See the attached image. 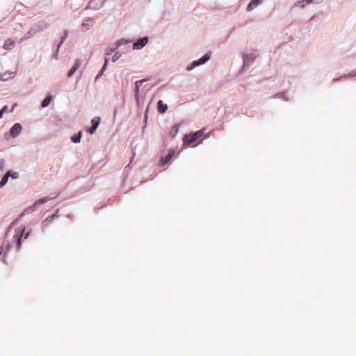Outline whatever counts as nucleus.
<instances>
[{"label":"nucleus","instance_id":"obj_15","mask_svg":"<svg viewBox=\"0 0 356 356\" xmlns=\"http://www.w3.org/2000/svg\"><path fill=\"white\" fill-rule=\"evenodd\" d=\"M11 175V171H8L1 179V181H0V188L3 187L6 183L8 182V178Z\"/></svg>","mask_w":356,"mask_h":356},{"label":"nucleus","instance_id":"obj_19","mask_svg":"<svg viewBox=\"0 0 356 356\" xmlns=\"http://www.w3.org/2000/svg\"><path fill=\"white\" fill-rule=\"evenodd\" d=\"M99 120H100L99 118H95L92 119V125L95 126V127L97 128V127L99 126Z\"/></svg>","mask_w":356,"mask_h":356},{"label":"nucleus","instance_id":"obj_7","mask_svg":"<svg viewBox=\"0 0 356 356\" xmlns=\"http://www.w3.org/2000/svg\"><path fill=\"white\" fill-rule=\"evenodd\" d=\"M31 233V231L27 232L25 233V228H23V229L21 232V235L17 238V249H19L22 246V238L24 237V238H27Z\"/></svg>","mask_w":356,"mask_h":356},{"label":"nucleus","instance_id":"obj_29","mask_svg":"<svg viewBox=\"0 0 356 356\" xmlns=\"http://www.w3.org/2000/svg\"><path fill=\"white\" fill-rule=\"evenodd\" d=\"M3 248L0 247V255L3 253Z\"/></svg>","mask_w":356,"mask_h":356},{"label":"nucleus","instance_id":"obj_18","mask_svg":"<svg viewBox=\"0 0 356 356\" xmlns=\"http://www.w3.org/2000/svg\"><path fill=\"white\" fill-rule=\"evenodd\" d=\"M81 131H79L78 134L74 136L72 138V140L75 143H79L80 140H81Z\"/></svg>","mask_w":356,"mask_h":356},{"label":"nucleus","instance_id":"obj_1","mask_svg":"<svg viewBox=\"0 0 356 356\" xmlns=\"http://www.w3.org/2000/svg\"><path fill=\"white\" fill-rule=\"evenodd\" d=\"M204 131V130H199L195 133L186 135L184 142L188 144H192L203 135Z\"/></svg>","mask_w":356,"mask_h":356},{"label":"nucleus","instance_id":"obj_11","mask_svg":"<svg viewBox=\"0 0 356 356\" xmlns=\"http://www.w3.org/2000/svg\"><path fill=\"white\" fill-rule=\"evenodd\" d=\"M262 0H251L247 7L248 11H251L261 3Z\"/></svg>","mask_w":356,"mask_h":356},{"label":"nucleus","instance_id":"obj_27","mask_svg":"<svg viewBox=\"0 0 356 356\" xmlns=\"http://www.w3.org/2000/svg\"><path fill=\"white\" fill-rule=\"evenodd\" d=\"M3 161H0V169L3 170Z\"/></svg>","mask_w":356,"mask_h":356},{"label":"nucleus","instance_id":"obj_24","mask_svg":"<svg viewBox=\"0 0 356 356\" xmlns=\"http://www.w3.org/2000/svg\"><path fill=\"white\" fill-rule=\"evenodd\" d=\"M119 58H120V55H118V53H115V54H114V56H113L112 60H113V62H115V61H116Z\"/></svg>","mask_w":356,"mask_h":356},{"label":"nucleus","instance_id":"obj_26","mask_svg":"<svg viewBox=\"0 0 356 356\" xmlns=\"http://www.w3.org/2000/svg\"><path fill=\"white\" fill-rule=\"evenodd\" d=\"M8 106H4L2 108V109L1 110V111L4 113L8 111Z\"/></svg>","mask_w":356,"mask_h":356},{"label":"nucleus","instance_id":"obj_30","mask_svg":"<svg viewBox=\"0 0 356 356\" xmlns=\"http://www.w3.org/2000/svg\"><path fill=\"white\" fill-rule=\"evenodd\" d=\"M112 51H113V50H112V49H111V50H109V51H108L106 52V54H107V55H109V54H111L112 53Z\"/></svg>","mask_w":356,"mask_h":356},{"label":"nucleus","instance_id":"obj_17","mask_svg":"<svg viewBox=\"0 0 356 356\" xmlns=\"http://www.w3.org/2000/svg\"><path fill=\"white\" fill-rule=\"evenodd\" d=\"M178 131L179 129L177 126H174L171 128L169 134L172 138H174L177 134Z\"/></svg>","mask_w":356,"mask_h":356},{"label":"nucleus","instance_id":"obj_14","mask_svg":"<svg viewBox=\"0 0 356 356\" xmlns=\"http://www.w3.org/2000/svg\"><path fill=\"white\" fill-rule=\"evenodd\" d=\"M145 81V79H143V80H139V81H137L136 83H135V85H136V90H135V95H136V98L138 99V95H139V89H140V87L142 86L143 83Z\"/></svg>","mask_w":356,"mask_h":356},{"label":"nucleus","instance_id":"obj_22","mask_svg":"<svg viewBox=\"0 0 356 356\" xmlns=\"http://www.w3.org/2000/svg\"><path fill=\"white\" fill-rule=\"evenodd\" d=\"M67 36V31H65V35L62 38V40H61V42L60 43L58 44V48L60 47V45L63 43V42L65 40Z\"/></svg>","mask_w":356,"mask_h":356},{"label":"nucleus","instance_id":"obj_13","mask_svg":"<svg viewBox=\"0 0 356 356\" xmlns=\"http://www.w3.org/2000/svg\"><path fill=\"white\" fill-rule=\"evenodd\" d=\"M79 66H80V63H79V60H76L75 64L72 67V68L69 71L68 74H67L68 77H71L74 74V72L77 70V69L79 67Z\"/></svg>","mask_w":356,"mask_h":356},{"label":"nucleus","instance_id":"obj_28","mask_svg":"<svg viewBox=\"0 0 356 356\" xmlns=\"http://www.w3.org/2000/svg\"><path fill=\"white\" fill-rule=\"evenodd\" d=\"M17 106V104H15L13 105V108H11V110H10V112H13V111H14V109H15V106Z\"/></svg>","mask_w":356,"mask_h":356},{"label":"nucleus","instance_id":"obj_9","mask_svg":"<svg viewBox=\"0 0 356 356\" xmlns=\"http://www.w3.org/2000/svg\"><path fill=\"white\" fill-rule=\"evenodd\" d=\"M49 200L48 198H42V199H40L38 200L37 202H35V204H33V206L28 209L26 210V211L27 212H31L33 211L35 207H37L38 206H39L40 204H44L45 202H47V201Z\"/></svg>","mask_w":356,"mask_h":356},{"label":"nucleus","instance_id":"obj_20","mask_svg":"<svg viewBox=\"0 0 356 356\" xmlns=\"http://www.w3.org/2000/svg\"><path fill=\"white\" fill-rule=\"evenodd\" d=\"M51 222V220L49 218H46L42 221V226L47 227Z\"/></svg>","mask_w":356,"mask_h":356},{"label":"nucleus","instance_id":"obj_10","mask_svg":"<svg viewBox=\"0 0 356 356\" xmlns=\"http://www.w3.org/2000/svg\"><path fill=\"white\" fill-rule=\"evenodd\" d=\"M158 112L160 113H164L168 109V105L164 104L162 100H159L157 103Z\"/></svg>","mask_w":356,"mask_h":356},{"label":"nucleus","instance_id":"obj_23","mask_svg":"<svg viewBox=\"0 0 356 356\" xmlns=\"http://www.w3.org/2000/svg\"><path fill=\"white\" fill-rule=\"evenodd\" d=\"M96 129L97 128L95 127V126L92 125L90 128L88 129V131H89L90 134H93L95 131Z\"/></svg>","mask_w":356,"mask_h":356},{"label":"nucleus","instance_id":"obj_12","mask_svg":"<svg viewBox=\"0 0 356 356\" xmlns=\"http://www.w3.org/2000/svg\"><path fill=\"white\" fill-rule=\"evenodd\" d=\"M14 76H15L14 72H6L3 74H0V80L6 81V80L13 78Z\"/></svg>","mask_w":356,"mask_h":356},{"label":"nucleus","instance_id":"obj_8","mask_svg":"<svg viewBox=\"0 0 356 356\" xmlns=\"http://www.w3.org/2000/svg\"><path fill=\"white\" fill-rule=\"evenodd\" d=\"M15 46V41L13 39H7L3 44V49L12 50Z\"/></svg>","mask_w":356,"mask_h":356},{"label":"nucleus","instance_id":"obj_3","mask_svg":"<svg viewBox=\"0 0 356 356\" xmlns=\"http://www.w3.org/2000/svg\"><path fill=\"white\" fill-rule=\"evenodd\" d=\"M22 126L19 123H15L10 129V133L13 138H16L22 131Z\"/></svg>","mask_w":356,"mask_h":356},{"label":"nucleus","instance_id":"obj_25","mask_svg":"<svg viewBox=\"0 0 356 356\" xmlns=\"http://www.w3.org/2000/svg\"><path fill=\"white\" fill-rule=\"evenodd\" d=\"M10 177H12L13 179H17L19 176L17 172H13L11 171V175H10Z\"/></svg>","mask_w":356,"mask_h":356},{"label":"nucleus","instance_id":"obj_21","mask_svg":"<svg viewBox=\"0 0 356 356\" xmlns=\"http://www.w3.org/2000/svg\"><path fill=\"white\" fill-rule=\"evenodd\" d=\"M107 63H108V59H107V58H106V59H105V62H104V66H103V67H102V69L101 72H100L99 73V74H98L99 76H100V75L102 74V72H103L104 70H105Z\"/></svg>","mask_w":356,"mask_h":356},{"label":"nucleus","instance_id":"obj_4","mask_svg":"<svg viewBox=\"0 0 356 356\" xmlns=\"http://www.w3.org/2000/svg\"><path fill=\"white\" fill-rule=\"evenodd\" d=\"M175 152L173 149H170L165 156H162L160 159V164L164 165L167 164L170 159L174 156Z\"/></svg>","mask_w":356,"mask_h":356},{"label":"nucleus","instance_id":"obj_6","mask_svg":"<svg viewBox=\"0 0 356 356\" xmlns=\"http://www.w3.org/2000/svg\"><path fill=\"white\" fill-rule=\"evenodd\" d=\"M94 24V20L91 18L85 19L81 24L83 31L88 30Z\"/></svg>","mask_w":356,"mask_h":356},{"label":"nucleus","instance_id":"obj_16","mask_svg":"<svg viewBox=\"0 0 356 356\" xmlns=\"http://www.w3.org/2000/svg\"><path fill=\"white\" fill-rule=\"evenodd\" d=\"M52 100L51 96L47 97L42 102V106L45 108L49 105Z\"/></svg>","mask_w":356,"mask_h":356},{"label":"nucleus","instance_id":"obj_5","mask_svg":"<svg viewBox=\"0 0 356 356\" xmlns=\"http://www.w3.org/2000/svg\"><path fill=\"white\" fill-rule=\"evenodd\" d=\"M147 38H143L134 43L133 47L134 49H140L147 43Z\"/></svg>","mask_w":356,"mask_h":356},{"label":"nucleus","instance_id":"obj_31","mask_svg":"<svg viewBox=\"0 0 356 356\" xmlns=\"http://www.w3.org/2000/svg\"><path fill=\"white\" fill-rule=\"evenodd\" d=\"M3 113L0 111V119L2 118Z\"/></svg>","mask_w":356,"mask_h":356},{"label":"nucleus","instance_id":"obj_2","mask_svg":"<svg viewBox=\"0 0 356 356\" xmlns=\"http://www.w3.org/2000/svg\"><path fill=\"white\" fill-rule=\"evenodd\" d=\"M209 58H210V56L209 54H206L201 58H200L197 60H195L194 62H193V63L191 65H188L187 67V70H191L195 67L205 63L207 60H209Z\"/></svg>","mask_w":356,"mask_h":356}]
</instances>
